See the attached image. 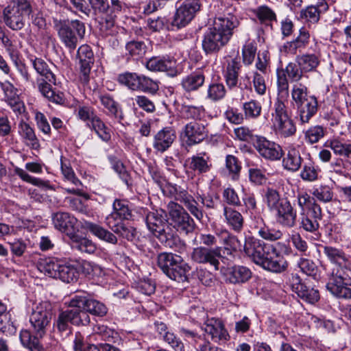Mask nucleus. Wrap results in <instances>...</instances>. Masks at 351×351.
<instances>
[{
	"instance_id": "nucleus-1",
	"label": "nucleus",
	"mask_w": 351,
	"mask_h": 351,
	"mask_svg": "<svg viewBox=\"0 0 351 351\" xmlns=\"http://www.w3.org/2000/svg\"><path fill=\"white\" fill-rule=\"evenodd\" d=\"M276 246L284 247L287 252L290 250L284 243L278 242L276 245H274L249 236L245 237L243 252L256 265L264 269L281 273L287 269L288 263L280 255Z\"/></svg>"
},
{
	"instance_id": "nucleus-2",
	"label": "nucleus",
	"mask_w": 351,
	"mask_h": 351,
	"mask_svg": "<svg viewBox=\"0 0 351 351\" xmlns=\"http://www.w3.org/2000/svg\"><path fill=\"white\" fill-rule=\"evenodd\" d=\"M277 89L279 97L274 104V112L271 113L272 122L276 132L283 137H289L296 132V127L289 115L285 104L282 98L289 95V82L284 69L276 70Z\"/></svg>"
},
{
	"instance_id": "nucleus-3",
	"label": "nucleus",
	"mask_w": 351,
	"mask_h": 351,
	"mask_svg": "<svg viewBox=\"0 0 351 351\" xmlns=\"http://www.w3.org/2000/svg\"><path fill=\"white\" fill-rule=\"evenodd\" d=\"M265 197L267 206L274 213L278 224L286 228L295 226L297 212L287 199L281 198L279 193L272 188L267 189Z\"/></svg>"
},
{
	"instance_id": "nucleus-4",
	"label": "nucleus",
	"mask_w": 351,
	"mask_h": 351,
	"mask_svg": "<svg viewBox=\"0 0 351 351\" xmlns=\"http://www.w3.org/2000/svg\"><path fill=\"white\" fill-rule=\"evenodd\" d=\"M53 25L60 41L70 52L77 47L86 32L85 25L79 20L53 19Z\"/></svg>"
},
{
	"instance_id": "nucleus-5",
	"label": "nucleus",
	"mask_w": 351,
	"mask_h": 351,
	"mask_svg": "<svg viewBox=\"0 0 351 351\" xmlns=\"http://www.w3.org/2000/svg\"><path fill=\"white\" fill-rule=\"evenodd\" d=\"M228 23L214 20L213 26L205 32L202 48L206 53H216L228 43L234 32L227 28Z\"/></svg>"
},
{
	"instance_id": "nucleus-6",
	"label": "nucleus",
	"mask_w": 351,
	"mask_h": 351,
	"mask_svg": "<svg viewBox=\"0 0 351 351\" xmlns=\"http://www.w3.org/2000/svg\"><path fill=\"white\" fill-rule=\"evenodd\" d=\"M32 12L27 0H12L3 12L5 24L14 31H19L25 26V17Z\"/></svg>"
},
{
	"instance_id": "nucleus-7",
	"label": "nucleus",
	"mask_w": 351,
	"mask_h": 351,
	"mask_svg": "<svg viewBox=\"0 0 351 351\" xmlns=\"http://www.w3.org/2000/svg\"><path fill=\"white\" fill-rule=\"evenodd\" d=\"M70 308L62 311L56 319L54 326L58 332L69 334L71 331L69 324L75 326H86L90 323V317L86 311L75 306H69Z\"/></svg>"
},
{
	"instance_id": "nucleus-8",
	"label": "nucleus",
	"mask_w": 351,
	"mask_h": 351,
	"mask_svg": "<svg viewBox=\"0 0 351 351\" xmlns=\"http://www.w3.org/2000/svg\"><path fill=\"white\" fill-rule=\"evenodd\" d=\"M51 304L48 301L39 303L30 315L29 322L32 332L37 337H43L47 331V328L51 319Z\"/></svg>"
},
{
	"instance_id": "nucleus-9",
	"label": "nucleus",
	"mask_w": 351,
	"mask_h": 351,
	"mask_svg": "<svg viewBox=\"0 0 351 351\" xmlns=\"http://www.w3.org/2000/svg\"><path fill=\"white\" fill-rule=\"evenodd\" d=\"M200 0H182L177 2L172 26L177 29L186 26L200 10Z\"/></svg>"
},
{
	"instance_id": "nucleus-10",
	"label": "nucleus",
	"mask_w": 351,
	"mask_h": 351,
	"mask_svg": "<svg viewBox=\"0 0 351 351\" xmlns=\"http://www.w3.org/2000/svg\"><path fill=\"white\" fill-rule=\"evenodd\" d=\"M168 210L171 223L178 231L186 234L194 231L195 223L182 206L174 202H170L168 204Z\"/></svg>"
},
{
	"instance_id": "nucleus-11",
	"label": "nucleus",
	"mask_w": 351,
	"mask_h": 351,
	"mask_svg": "<svg viewBox=\"0 0 351 351\" xmlns=\"http://www.w3.org/2000/svg\"><path fill=\"white\" fill-rule=\"evenodd\" d=\"M145 222L148 230L160 241L166 240L171 230L166 213L163 210H154L146 214Z\"/></svg>"
},
{
	"instance_id": "nucleus-12",
	"label": "nucleus",
	"mask_w": 351,
	"mask_h": 351,
	"mask_svg": "<svg viewBox=\"0 0 351 351\" xmlns=\"http://www.w3.org/2000/svg\"><path fill=\"white\" fill-rule=\"evenodd\" d=\"M221 247H207L199 246L194 247L191 254V260L198 264L208 265L215 271L220 269L219 260L223 256L221 253Z\"/></svg>"
},
{
	"instance_id": "nucleus-13",
	"label": "nucleus",
	"mask_w": 351,
	"mask_h": 351,
	"mask_svg": "<svg viewBox=\"0 0 351 351\" xmlns=\"http://www.w3.org/2000/svg\"><path fill=\"white\" fill-rule=\"evenodd\" d=\"M76 61L80 82L84 84H88L90 71L95 62L94 53L89 45H82L78 48Z\"/></svg>"
},
{
	"instance_id": "nucleus-14",
	"label": "nucleus",
	"mask_w": 351,
	"mask_h": 351,
	"mask_svg": "<svg viewBox=\"0 0 351 351\" xmlns=\"http://www.w3.org/2000/svg\"><path fill=\"white\" fill-rule=\"evenodd\" d=\"M69 306H75L88 313L98 317H104L108 313L106 306L96 300L89 298L86 293H82L74 295L69 302Z\"/></svg>"
},
{
	"instance_id": "nucleus-15",
	"label": "nucleus",
	"mask_w": 351,
	"mask_h": 351,
	"mask_svg": "<svg viewBox=\"0 0 351 351\" xmlns=\"http://www.w3.org/2000/svg\"><path fill=\"white\" fill-rule=\"evenodd\" d=\"M250 217L252 228L262 239L275 242L283 237V232L279 229L270 228L266 225L264 219L257 211L250 213Z\"/></svg>"
},
{
	"instance_id": "nucleus-16",
	"label": "nucleus",
	"mask_w": 351,
	"mask_h": 351,
	"mask_svg": "<svg viewBox=\"0 0 351 351\" xmlns=\"http://www.w3.org/2000/svg\"><path fill=\"white\" fill-rule=\"evenodd\" d=\"M254 147L258 154L265 159L272 161L280 160L284 155L281 146L263 136H258Z\"/></svg>"
},
{
	"instance_id": "nucleus-17",
	"label": "nucleus",
	"mask_w": 351,
	"mask_h": 351,
	"mask_svg": "<svg viewBox=\"0 0 351 351\" xmlns=\"http://www.w3.org/2000/svg\"><path fill=\"white\" fill-rule=\"evenodd\" d=\"M290 287L298 297L309 304H315L319 300L318 290L307 287L302 282L300 277L295 274L290 279Z\"/></svg>"
},
{
	"instance_id": "nucleus-18",
	"label": "nucleus",
	"mask_w": 351,
	"mask_h": 351,
	"mask_svg": "<svg viewBox=\"0 0 351 351\" xmlns=\"http://www.w3.org/2000/svg\"><path fill=\"white\" fill-rule=\"evenodd\" d=\"M182 135L188 146H193L203 141L208 136V132L204 124L191 121L183 128Z\"/></svg>"
},
{
	"instance_id": "nucleus-19",
	"label": "nucleus",
	"mask_w": 351,
	"mask_h": 351,
	"mask_svg": "<svg viewBox=\"0 0 351 351\" xmlns=\"http://www.w3.org/2000/svg\"><path fill=\"white\" fill-rule=\"evenodd\" d=\"M322 218V211L319 205L312 206L310 210L300 213V228L309 232H315L319 229V221Z\"/></svg>"
},
{
	"instance_id": "nucleus-20",
	"label": "nucleus",
	"mask_w": 351,
	"mask_h": 351,
	"mask_svg": "<svg viewBox=\"0 0 351 351\" xmlns=\"http://www.w3.org/2000/svg\"><path fill=\"white\" fill-rule=\"evenodd\" d=\"M177 137L176 130L171 127H165L158 131L153 138V148L163 153L171 147Z\"/></svg>"
},
{
	"instance_id": "nucleus-21",
	"label": "nucleus",
	"mask_w": 351,
	"mask_h": 351,
	"mask_svg": "<svg viewBox=\"0 0 351 351\" xmlns=\"http://www.w3.org/2000/svg\"><path fill=\"white\" fill-rule=\"evenodd\" d=\"M127 8L126 4L121 0H110V4L108 3L107 10V16H104L100 22L101 29L108 34V31L114 27L117 16L125 12Z\"/></svg>"
},
{
	"instance_id": "nucleus-22",
	"label": "nucleus",
	"mask_w": 351,
	"mask_h": 351,
	"mask_svg": "<svg viewBox=\"0 0 351 351\" xmlns=\"http://www.w3.org/2000/svg\"><path fill=\"white\" fill-rule=\"evenodd\" d=\"M204 330L215 343L225 342L230 337L223 322L217 318L208 319L204 324Z\"/></svg>"
},
{
	"instance_id": "nucleus-23",
	"label": "nucleus",
	"mask_w": 351,
	"mask_h": 351,
	"mask_svg": "<svg viewBox=\"0 0 351 351\" xmlns=\"http://www.w3.org/2000/svg\"><path fill=\"white\" fill-rule=\"evenodd\" d=\"M145 66L152 71L166 72L171 77L176 76L178 73L176 61L174 59L152 57L146 62Z\"/></svg>"
},
{
	"instance_id": "nucleus-24",
	"label": "nucleus",
	"mask_w": 351,
	"mask_h": 351,
	"mask_svg": "<svg viewBox=\"0 0 351 351\" xmlns=\"http://www.w3.org/2000/svg\"><path fill=\"white\" fill-rule=\"evenodd\" d=\"M350 261L332 267L329 280L326 284V288L338 285H351V278L349 273L351 272Z\"/></svg>"
},
{
	"instance_id": "nucleus-25",
	"label": "nucleus",
	"mask_w": 351,
	"mask_h": 351,
	"mask_svg": "<svg viewBox=\"0 0 351 351\" xmlns=\"http://www.w3.org/2000/svg\"><path fill=\"white\" fill-rule=\"evenodd\" d=\"M54 227L71 237L75 231L77 219L68 213L58 212L53 215Z\"/></svg>"
},
{
	"instance_id": "nucleus-26",
	"label": "nucleus",
	"mask_w": 351,
	"mask_h": 351,
	"mask_svg": "<svg viewBox=\"0 0 351 351\" xmlns=\"http://www.w3.org/2000/svg\"><path fill=\"white\" fill-rule=\"evenodd\" d=\"M298 117L300 124L309 123L318 110V101L313 95L306 99L305 101L296 107Z\"/></svg>"
},
{
	"instance_id": "nucleus-27",
	"label": "nucleus",
	"mask_w": 351,
	"mask_h": 351,
	"mask_svg": "<svg viewBox=\"0 0 351 351\" xmlns=\"http://www.w3.org/2000/svg\"><path fill=\"white\" fill-rule=\"evenodd\" d=\"M176 199L182 203L197 221H202L204 217V212L197 198L195 199L186 191H182L177 194Z\"/></svg>"
},
{
	"instance_id": "nucleus-28",
	"label": "nucleus",
	"mask_w": 351,
	"mask_h": 351,
	"mask_svg": "<svg viewBox=\"0 0 351 351\" xmlns=\"http://www.w3.org/2000/svg\"><path fill=\"white\" fill-rule=\"evenodd\" d=\"M216 235L223 245L224 250L227 254L231 255L238 250H243V245L238 237L230 233L226 229L216 230Z\"/></svg>"
},
{
	"instance_id": "nucleus-29",
	"label": "nucleus",
	"mask_w": 351,
	"mask_h": 351,
	"mask_svg": "<svg viewBox=\"0 0 351 351\" xmlns=\"http://www.w3.org/2000/svg\"><path fill=\"white\" fill-rule=\"evenodd\" d=\"M239 3L237 0H226L224 10V14L223 16H219L215 19V20L221 21V22H228L227 28H229L230 31L234 32V30L237 29L239 24V20L237 15V7Z\"/></svg>"
},
{
	"instance_id": "nucleus-30",
	"label": "nucleus",
	"mask_w": 351,
	"mask_h": 351,
	"mask_svg": "<svg viewBox=\"0 0 351 351\" xmlns=\"http://www.w3.org/2000/svg\"><path fill=\"white\" fill-rule=\"evenodd\" d=\"M188 161L189 169L197 174L208 173L212 167L210 156L205 152L192 156Z\"/></svg>"
},
{
	"instance_id": "nucleus-31",
	"label": "nucleus",
	"mask_w": 351,
	"mask_h": 351,
	"mask_svg": "<svg viewBox=\"0 0 351 351\" xmlns=\"http://www.w3.org/2000/svg\"><path fill=\"white\" fill-rule=\"evenodd\" d=\"M226 281L228 283L237 285L245 283L252 277L250 269L245 266L234 265L228 269L225 274Z\"/></svg>"
},
{
	"instance_id": "nucleus-32",
	"label": "nucleus",
	"mask_w": 351,
	"mask_h": 351,
	"mask_svg": "<svg viewBox=\"0 0 351 351\" xmlns=\"http://www.w3.org/2000/svg\"><path fill=\"white\" fill-rule=\"evenodd\" d=\"M18 133L23 142L32 149L38 150L40 144L34 129L27 122L21 120L18 125Z\"/></svg>"
},
{
	"instance_id": "nucleus-33",
	"label": "nucleus",
	"mask_w": 351,
	"mask_h": 351,
	"mask_svg": "<svg viewBox=\"0 0 351 351\" xmlns=\"http://www.w3.org/2000/svg\"><path fill=\"white\" fill-rule=\"evenodd\" d=\"M302 162L300 147L291 145L288 147L287 153L283 158L282 164L285 169L295 172L300 169Z\"/></svg>"
},
{
	"instance_id": "nucleus-34",
	"label": "nucleus",
	"mask_w": 351,
	"mask_h": 351,
	"mask_svg": "<svg viewBox=\"0 0 351 351\" xmlns=\"http://www.w3.org/2000/svg\"><path fill=\"white\" fill-rule=\"evenodd\" d=\"M328 9V3L322 0L316 5H309L302 9L300 13V18L306 22L316 23L319 21L320 14Z\"/></svg>"
},
{
	"instance_id": "nucleus-35",
	"label": "nucleus",
	"mask_w": 351,
	"mask_h": 351,
	"mask_svg": "<svg viewBox=\"0 0 351 351\" xmlns=\"http://www.w3.org/2000/svg\"><path fill=\"white\" fill-rule=\"evenodd\" d=\"M176 258L177 259V262L171 269H170L167 276L178 282H188V273L191 270V267L181 256Z\"/></svg>"
},
{
	"instance_id": "nucleus-36",
	"label": "nucleus",
	"mask_w": 351,
	"mask_h": 351,
	"mask_svg": "<svg viewBox=\"0 0 351 351\" xmlns=\"http://www.w3.org/2000/svg\"><path fill=\"white\" fill-rule=\"evenodd\" d=\"M223 216L226 223L236 232H240L243 228L244 219L242 215L231 207L224 206Z\"/></svg>"
},
{
	"instance_id": "nucleus-37",
	"label": "nucleus",
	"mask_w": 351,
	"mask_h": 351,
	"mask_svg": "<svg viewBox=\"0 0 351 351\" xmlns=\"http://www.w3.org/2000/svg\"><path fill=\"white\" fill-rule=\"evenodd\" d=\"M62 261L55 258H40L37 264L38 270L49 277L56 278Z\"/></svg>"
},
{
	"instance_id": "nucleus-38",
	"label": "nucleus",
	"mask_w": 351,
	"mask_h": 351,
	"mask_svg": "<svg viewBox=\"0 0 351 351\" xmlns=\"http://www.w3.org/2000/svg\"><path fill=\"white\" fill-rule=\"evenodd\" d=\"M86 228L99 239L111 244H117L118 239L114 234L102 226L92 222H85Z\"/></svg>"
},
{
	"instance_id": "nucleus-39",
	"label": "nucleus",
	"mask_w": 351,
	"mask_h": 351,
	"mask_svg": "<svg viewBox=\"0 0 351 351\" xmlns=\"http://www.w3.org/2000/svg\"><path fill=\"white\" fill-rule=\"evenodd\" d=\"M30 62L39 75L44 77L49 82L55 83V75L52 72L50 65L45 60L34 56L30 58Z\"/></svg>"
},
{
	"instance_id": "nucleus-40",
	"label": "nucleus",
	"mask_w": 351,
	"mask_h": 351,
	"mask_svg": "<svg viewBox=\"0 0 351 351\" xmlns=\"http://www.w3.org/2000/svg\"><path fill=\"white\" fill-rule=\"evenodd\" d=\"M205 76L201 72H193L184 77L181 82V86L186 92L198 90L204 84Z\"/></svg>"
},
{
	"instance_id": "nucleus-41",
	"label": "nucleus",
	"mask_w": 351,
	"mask_h": 351,
	"mask_svg": "<svg viewBox=\"0 0 351 351\" xmlns=\"http://www.w3.org/2000/svg\"><path fill=\"white\" fill-rule=\"evenodd\" d=\"M240 69L241 64L237 59L234 58L228 61L225 73V78L226 84L230 88L237 86Z\"/></svg>"
},
{
	"instance_id": "nucleus-42",
	"label": "nucleus",
	"mask_w": 351,
	"mask_h": 351,
	"mask_svg": "<svg viewBox=\"0 0 351 351\" xmlns=\"http://www.w3.org/2000/svg\"><path fill=\"white\" fill-rule=\"evenodd\" d=\"M323 253L332 265V267L349 261V258L343 250L332 246H324Z\"/></svg>"
},
{
	"instance_id": "nucleus-43",
	"label": "nucleus",
	"mask_w": 351,
	"mask_h": 351,
	"mask_svg": "<svg viewBox=\"0 0 351 351\" xmlns=\"http://www.w3.org/2000/svg\"><path fill=\"white\" fill-rule=\"evenodd\" d=\"M295 58L304 73L315 71L320 62L319 56L315 53L299 55Z\"/></svg>"
},
{
	"instance_id": "nucleus-44",
	"label": "nucleus",
	"mask_w": 351,
	"mask_h": 351,
	"mask_svg": "<svg viewBox=\"0 0 351 351\" xmlns=\"http://www.w3.org/2000/svg\"><path fill=\"white\" fill-rule=\"evenodd\" d=\"M70 238L71 247L73 249L87 254H93L97 250L96 244L86 237H80L74 234Z\"/></svg>"
},
{
	"instance_id": "nucleus-45",
	"label": "nucleus",
	"mask_w": 351,
	"mask_h": 351,
	"mask_svg": "<svg viewBox=\"0 0 351 351\" xmlns=\"http://www.w3.org/2000/svg\"><path fill=\"white\" fill-rule=\"evenodd\" d=\"M242 110L246 119H256L262 112V105L258 100L252 99L250 101L243 102Z\"/></svg>"
},
{
	"instance_id": "nucleus-46",
	"label": "nucleus",
	"mask_w": 351,
	"mask_h": 351,
	"mask_svg": "<svg viewBox=\"0 0 351 351\" xmlns=\"http://www.w3.org/2000/svg\"><path fill=\"white\" fill-rule=\"evenodd\" d=\"M309 38L310 35L308 32L304 29H301L298 37L295 40L287 43L286 47L287 48L289 52L293 54H295L298 50L300 51L308 45L309 42Z\"/></svg>"
},
{
	"instance_id": "nucleus-47",
	"label": "nucleus",
	"mask_w": 351,
	"mask_h": 351,
	"mask_svg": "<svg viewBox=\"0 0 351 351\" xmlns=\"http://www.w3.org/2000/svg\"><path fill=\"white\" fill-rule=\"evenodd\" d=\"M326 146L333 150L334 153L346 158H351V142H342L337 139L328 141Z\"/></svg>"
},
{
	"instance_id": "nucleus-48",
	"label": "nucleus",
	"mask_w": 351,
	"mask_h": 351,
	"mask_svg": "<svg viewBox=\"0 0 351 351\" xmlns=\"http://www.w3.org/2000/svg\"><path fill=\"white\" fill-rule=\"evenodd\" d=\"M78 271L76 268L71 265L64 264L62 262L56 278L62 281L71 283L76 282L78 278Z\"/></svg>"
},
{
	"instance_id": "nucleus-49",
	"label": "nucleus",
	"mask_w": 351,
	"mask_h": 351,
	"mask_svg": "<svg viewBox=\"0 0 351 351\" xmlns=\"http://www.w3.org/2000/svg\"><path fill=\"white\" fill-rule=\"evenodd\" d=\"M180 256L176 255L173 253L163 252L158 256L157 263L158 266L167 276L170 271V269L174 266L177 262L176 258H180Z\"/></svg>"
},
{
	"instance_id": "nucleus-50",
	"label": "nucleus",
	"mask_w": 351,
	"mask_h": 351,
	"mask_svg": "<svg viewBox=\"0 0 351 351\" xmlns=\"http://www.w3.org/2000/svg\"><path fill=\"white\" fill-rule=\"evenodd\" d=\"M140 75L136 73L124 72L117 76V82L129 89L138 91Z\"/></svg>"
},
{
	"instance_id": "nucleus-51",
	"label": "nucleus",
	"mask_w": 351,
	"mask_h": 351,
	"mask_svg": "<svg viewBox=\"0 0 351 351\" xmlns=\"http://www.w3.org/2000/svg\"><path fill=\"white\" fill-rule=\"evenodd\" d=\"M99 100L104 108L108 110V112H106L107 114L112 115L115 118H123V116L119 114L120 110L119 104L112 97L108 94L101 95L99 96Z\"/></svg>"
},
{
	"instance_id": "nucleus-52",
	"label": "nucleus",
	"mask_w": 351,
	"mask_h": 351,
	"mask_svg": "<svg viewBox=\"0 0 351 351\" xmlns=\"http://www.w3.org/2000/svg\"><path fill=\"white\" fill-rule=\"evenodd\" d=\"M113 211L123 219H130L132 217L130 203L126 199H117L113 203Z\"/></svg>"
},
{
	"instance_id": "nucleus-53",
	"label": "nucleus",
	"mask_w": 351,
	"mask_h": 351,
	"mask_svg": "<svg viewBox=\"0 0 351 351\" xmlns=\"http://www.w3.org/2000/svg\"><path fill=\"white\" fill-rule=\"evenodd\" d=\"M254 12L260 23L262 24L269 25H271L272 21H276V15L275 12L267 5L258 7Z\"/></svg>"
},
{
	"instance_id": "nucleus-54",
	"label": "nucleus",
	"mask_w": 351,
	"mask_h": 351,
	"mask_svg": "<svg viewBox=\"0 0 351 351\" xmlns=\"http://www.w3.org/2000/svg\"><path fill=\"white\" fill-rule=\"evenodd\" d=\"M312 96L308 95L307 87L301 83L295 84L292 87L291 98L295 108Z\"/></svg>"
},
{
	"instance_id": "nucleus-55",
	"label": "nucleus",
	"mask_w": 351,
	"mask_h": 351,
	"mask_svg": "<svg viewBox=\"0 0 351 351\" xmlns=\"http://www.w3.org/2000/svg\"><path fill=\"white\" fill-rule=\"evenodd\" d=\"M298 266L303 274L311 276L315 280L320 276L317 266L311 260L300 258L298 263Z\"/></svg>"
},
{
	"instance_id": "nucleus-56",
	"label": "nucleus",
	"mask_w": 351,
	"mask_h": 351,
	"mask_svg": "<svg viewBox=\"0 0 351 351\" xmlns=\"http://www.w3.org/2000/svg\"><path fill=\"white\" fill-rule=\"evenodd\" d=\"M38 89L42 95L49 101L56 104H61L63 101L62 94L55 92L51 86L47 82H41L38 85Z\"/></svg>"
},
{
	"instance_id": "nucleus-57",
	"label": "nucleus",
	"mask_w": 351,
	"mask_h": 351,
	"mask_svg": "<svg viewBox=\"0 0 351 351\" xmlns=\"http://www.w3.org/2000/svg\"><path fill=\"white\" fill-rule=\"evenodd\" d=\"M159 89L158 82L145 75H141L138 90L155 94Z\"/></svg>"
},
{
	"instance_id": "nucleus-58",
	"label": "nucleus",
	"mask_w": 351,
	"mask_h": 351,
	"mask_svg": "<svg viewBox=\"0 0 351 351\" xmlns=\"http://www.w3.org/2000/svg\"><path fill=\"white\" fill-rule=\"evenodd\" d=\"M166 240L160 241L164 243L166 246L173 249L180 254L186 252L187 246L184 241H182L178 237H173L170 232L166 235Z\"/></svg>"
},
{
	"instance_id": "nucleus-59",
	"label": "nucleus",
	"mask_w": 351,
	"mask_h": 351,
	"mask_svg": "<svg viewBox=\"0 0 351 351\" xmlns=\"http://www.w3.org/2000/svg\"><path fill=\"white\" fill-rule=\"evenodd\" d=\"M125 49L130 56L138 59L145 54L147 47L143 41L132 40L126 44Z\"/></svg>"
},
{
	"instance_id": "nucleus-60",
	"label": "nucleus",
	"mask_w": 351,
	"mask_h": 351,
	"mask_svg": "<svg viewBox=\"0 0 351 351\" xmlns=\"http://www.w3.org/2000/svg\"><path fill=\"white\" fill-rule=\"evenodd\" d=\"M110 160L112 169L119 174L120 178L125 183L128 187L132 185L131 177L123 162L116 158L110 157Z\"/></svg>"
},
{
	"instance_id": "nucleus-61",
	"label": "nucleus",
	"mask_w": 351,
	"mask_h": 351,
	"mask_svg": "<svg viewBox=\"0 0 351 351\" xmlns=\"http://www.w3.org/2000/svg\"><path fill=\"white\" fill-rule=\"evenodd\" d=\"M226 94V90L223 84L213 83L208 88L207 98L215 102L223 99Z\"/></svg>"
},
{
	"instance_id": "nucleus-62",
	"label": "nucleus",
	"mask_w": 351,
	"mask_h": 351,
	"mask_svg": "<svg viewBox=\"0 0 351 351\" xmlns=\"http://www.w3.org/2000/svg\"><path fill=\"white\" fill-rule=\"evenodd\" d=\"M90 125L89 127L94 130L103 141H108L110 139L111 135L109 129L99 117L95 118V120Z\"/></svg>"
},
{
	"instance_id": "nucleus-63",
	"label": "nucleus",
	"mask_w": 351,
	"mask_h": 351,
	"mask_svg": "<svg viewBox=\"0 0 351 351\" xmlns=\"http://www.w3.org/2000/svg\"><path fill=\"white\" fill-rule=\"evenodd\" d=\"M324 135L325 130L320 125L312 126L304 133L305 140L310 144L317 143Z\"/></svg>"
},
{
	"instance_id": "nucleus-64",
	"label": "nucleus",
	"mask_w": 351,
	"mask_h": 351,
	"mask_svg": "<svg viewBox=\"0 0 351 351\" xmlns=\"http://www.w3.org/2000/svg\"><path fill=\"white\" fill-rule=\"evenodd\" d=\"M284 72L292 82L300 81L304 73L296 61L295 62H289L284 69Z\"/></svg>"
}]
</instances>
